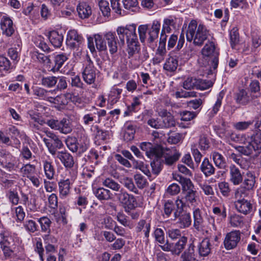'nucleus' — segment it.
Here are the masks:
<instances>
[{
  "label": "nucleus",
  "instance_id": "1",
  "mask_svg": "<svg viewBox=\"0 0 261 261\" xmlns=\"http://www.w3.org/2000/svg\"><path fill=\"white\" fill-rule=\"evenodd\" d=\"M209 31L202 24L197 26L196 20H192L190 22L186 33L187 40L197 46H201L204 42L208 38Z\"/></svg>",
  "mask_w": 261,
  "mask_h": 261
},
{
  "label": "nucleus",
  "instance_id": "2",
  "mask_svg": "<svg viewBox=\"0 0 261 261\" xmlns=\"http://www.w3.org/2000/svg\"><path fill=\"white\" fill-rule=\"evenodd\" d=\"M136 28L137 24L135 23L118 27L116 31L119 39V43L124 45L126 40L127 48L139 44Z\"/></svg>",
  "mask_w": 261,
  "mask_h": 261
},
{
  "label": "nucleus",
  "instance_id": "3",
  "mask_svg": "<svg viewBox=\"0 0 261 261\" xmlns=\"http://www.w3.org/2000/svg\"><path fill=\"white\" fill-rule=\"evenodd\" d=\"M245 140L244 145L237 147L238 151L245 155L258 156L261 153V132L256 133Z\"/></svg>",
  "mask_w": 261,
  "mask_h": 261
},
{
  "label": "nucleus",
  "instance_id": "4",
  "mask_svg": "<svg viewBox=\"0 0 261 261\" xmlns=\"http://www.w3.org/2000/svg\"><path fill=\"white\" fill-rule=\"evenodd\" d=\"M75 169L66 170L60 175L58 181L59 191L61 198L67 197L70 193L71 187L77 177Z\"/></svg>",
  "mask_w": 261,
  "mask_h": 261
},
{
  "label": "nucleus",
  "instance_id": "5",
  "mask_svg": "<svg viewBox=\"0 0 261 261\" xmlns=\"http://www.w3.org/2000/svg\"><path fill=\"white\" fill-rule=\"evenodd\" d=\"M183 194V196H178L175 200L177 208L180 211H182L185 207L190 206L196 207L199 202L197 191L190 190L184 192Z\"/></svg>",
  "mask_w": 261,
  "mask_h": 261
},
{
  "label": "nucleus",
  "instance_id": "6",
  "mask_svg": "<svg viewBox=\"0 0 261 261\" xmlns=\"http://www.w3.org/2000/svg\"><path fill=\"white\" fill-rule=\"evenodd\" d=\"M139 45H136L127 48L129 68L135 69L139 67L142 63L145 61L148 56L141 57Z\"/></svg>",
  "mask_w": 261,
  "mask_h": 261
},
{
  "label": "nucleus",
  "instance_id": "7",
  "mask_svg": "<svg viewBox=\"0 0 261 261\" xmlns=\"http://www.w3.org/2000/svg\"><path fill=\"white\" fill-rule=\"evenodd\" d=\"M88 47L91 53L95 51V46L97 49L100 52H106L107 51V45L104 35L97 34L93 36H88Z\"/></svg>",
  "mask_w": 261,
  "mask_h": 261
},
{
  "label": "nucleus",
  "instance_id": "8",
  "mask_svg": "<svg viewBox=\"0 0 261 261\" xmlns=\"http://www.w3.org/2000/svg\"><path fill=\"white\" fill-rule=\"evenodd\" d=\"M46 124L51 129L58 130L63 134H69L72 132L71 124L66 118H63L61 120L50 119L46 121Z\"/></svg>",
  "mask_w": 261,
  "mask_h": 261
},
{
  "label": "nucleus",
  "instance_id": "9",
  "mask_svg": "<svg viewBox=\"0 0 261 261\" xmlns=\"http://www.w3.org/2000/svg\"><path fill=\"white\" fill-rule=\"evenodd\" d=\"M187 241L188 239L185 236L181 237L174 244L169 243L167 240L166 244L162 245L161 248L164 251H170L173 255H179L185 248Z\"/></svg>",
  "mask_w": 261,
  "mask_h": 261
},
{
  "label": "nucleus",
  "instance_id": "10",
  "mask_svg": "<svg viewBox=\"0 0 261 261\" xmlns=\"http://www.w3.org/2000/svg\"><path fill=\"white\" fill-rule=\"evenodd\" d=\"M151 220H140L135 227V231L140 238H142L146 244L149 243L151 230Z\"/></svg>",
  "mask_w": 261,
  "mask_h": 261
},
{
  "label": "nucleus",
  "instance_id": "11",
  "mask_svg": "<svg viewBox=\"0 0 261 261\" xmlns=\"http://www.w3.org/2000/svg\"><path fill=\"white\" fill-rule=\"evenodd\" d=\"M0 244L14 246L20 242V239L16 233L3 227L0 228Z\"/></svg>",
  "mask_w": 261,
  "mask_h": 261
},
{
  "label": "nucleus",
  "instance_id": "12",
  "mask_svg": "<svg viewBox=\"0 0 261 261\" xmlns=\"http://www.w3.org/2000/svg\"><path fill=\"white\" fill-rule=\"evenodd\" d=\"M180 155V153L175 147L171 148L162 147L160 158L163 157L165 159V163L167 165H171L178 160Z\"/></svg>",
  "mask_w": 261,
  "mask_h": 261
},
{
  "label": "nucleus",
  "instance_id": "13",
  "mask_svg": "<svg viewBox=\"0 0 261 261\" xmlns=\"http://www.w3.org/2000/svg\"><path fill=\"white\" fill-rule=\"evenodd\" d=\"M141 149L145 151L146 155L150 159L160 158L162 147L159 145H153L149 142H142L140 144Z\"/></svg>",
  "mask_w": 261,
  "mask_h": 261
},
{
  "label": "nucleus",
  "instance_id": "14",
  "mask_svg": "<svg viewBox=\"0 0 261 261\" xmlns=\"http://www.w3.org/2000/svg\"><path fill=\"white\" fill-rule=\"evenodd\" d=\"M201 53L203 58L199 60V63L203 66H206L207 65V63H204L202 62L203 60L205 58L210 59L219 56V52L216 49L215 43L213 41H210L205 44L201 50Z\"/></svg>",
  "mask_w": 261,
  "mask_h": 261
},
{
  "label": "nucleus",
  "instance_id": "15",
  "mask_svg": "<svg viewBox=\"0 0 261 261\" xmlns=\"http://www.w3.org/2000/svg\"><path fill=\"white\" fill-rule=\"evenodd\" d=\"M82 36L75 30L68 31L66 38V44L70 48L74 49L79 47L83 42Z\"/></svg>",
  "mask_w": 261,
  "mask_h": 261
},
{
  "label": "nucleus",
  "instance_id": "16",
  "mask_svg": "<svg viewBox=\"0 0 261 261\" xmlns=\"http://www.w3.org/2000/svg\"><path fill=\"white\" fill-rule=\"evenodd\" d=\"M241 239V233L239 230L232 231L225 236L224 245L227 250L235 248Z\"/></svg>",
  "mask_w": 261,
  "mask_h": 261
},
{
  "label": "nucleus",
  "instance_id": "17",
  "mask_svg": "<svg viewBox=\"0 0 261 261\" xmlns=\"http://www.w3.org/2000/svg\"><path fill=\"white\" fill-rule=\"evenodd\" d=\"M87 64L83 71V78L84 81L88 84L91 85L94 83L96 77V69L93 63L89 60Z\"/></svg>",
  "mask_w": 261,
  "mask_h": 261
},
{
  "label": "nucleus",
  "instance_id": "18",
  "mask_svg": "<svg viewBox=\"0 0 261 261\" xmlns=\"http://www.w3.org/2000/svg\"><path fill=\"white\" fill-rule=\"evenodd\" d=\"M41 163L46 178L48 180L53 179L55 174V169L52 160L48 156L42 158Z\"/></svg>",
  "mask_w": 261,
  "mask_h": 261
},
{
  "label": "nucleus",
  "instance_id": "19",
  "mask_svg": "<svg viewBox=\"0 0 261 261\" xmlns=\"http://www.w3.org/2000/svg\"><path fill=\"white\" fill-rule=\"evenodd\" d=\"M234 206L238 212L244 215L253 213L254 211L252 203L247 199L237 200Z\"/></svg>",
  "mask_w": 261,
  "mask_h": 261
},
{
  "label": "nucleus",
  "instance_id": "20",
  "mask_svg": "<svg viewBox=\"0 0 261 261\" xmlns=\"http://www.w3.org/2000/svg\"><path fill=\"white\" fill-rule=\"evenodd\" d=\"M1 29L3 35L11 36L15 32L14 26L12 19L8 16H3L1 19Z\"/></svg>",
  "mask_w": 261,
  "mask_h": 261
},
{
  "label": "nucleus",
  "instance_id": "21",
  "mask_svg": "<svg viewBox=\"0 0 261 261\" xmlns=\"http://www.w3.org/2000/svg\"><path fill=\"white\" fill-rule=\"evenodd\" d=\"M104 38L108 44L110 54H114L117 51V37L115 32H108L104 33Z\"/></svg>",
  "mask_w": 261,
  "mask_h": 261
},
{
  "label": "nucleus",
  "instance_id": "22",
  "mask_svg": "<svg viewBox=\"0 0 261 261\" xmlns=\"http://www.w3.org/2000/svg\"><path fill=\"white\" fill-rule=\"evenodd\" d=\"M182 211H180L177 209L174 212V220H175L178 217V220L177 224L179 227L181 228H186L189 227L192 223V219L190 213H185L179 216L180 213Z\"/></svg>",
  "mask_w": 261,
  "mask_h": 261
},
{
  "label": "nucleus",
  "instance_id": "23",
  "mask_svg": "<svg viewBox=\"0 0 261 261\" xmlns=\"http://www.w3.org/2000/svg\"><path fill=\"white\" fill-rule=\"evenodd\" d=\"M56 157L59 159L64 165L66 170L74 169L73 168L74 164L72 156L66 151H58Z\"/></svg>",
  "mask_w": 261,
  "mask_h": 261
},
{
  "label": "nucleus",
  "instance_id": "24",
  "mask_svg": "<svg viewBox=\"0 0 261 261\" xmlns=\"http://www.w3.org/2000/svg\"><path fill=\"white\" fill-rule=\"evenodd\" d=\"M243 180V175L234 165L229 167V181L234 186L240 185Z\"/></svg>",
  "mask_w": 261,
  "mask_h": 261
},
{
  "label": "nucleus",
  "instance_id": "25",
  "mask_svg": "<svg viewBox=\"0 0 261 261\" xmlns=\"http://www.w3.org/2000/svg\"><path fill=\"white\" fill-rule=\"evenodd\" d=\"M212 248L210 239L207 238L203 239L197 246L199 255L201 257L207 256L211 252Z\"/></svg>",
  "mask_w": 261,
  "mask_h": 261
},
{
  "label": "nucleus",
  "instance_id": "26",
  "mask_svg": "<svg viewBox=\"0 0 261 261\" xmlns=\"http://www.w3.org/2000/svg\"><path fill=\"white\" fill-rule=\"evenodd\" d=\"M161 29V22L158 20H154L151 23V27H148V41L150 42H153L158 38Z\"/></svg>",
  "mask_w": 261,
  "mask_h": 261
},
{
  "label": "nucleus",
  "instance_id": "27",
  "mask_svg": "<svg viewBox=\"0 0 261 261\" xmlns=\"http://www.w3.org/2000/svg\"><path fill=\"white\" fill-rule=\"evenodd\" d=\"M180 261H199L193 243L190 244L188 247L181 254Z\"/></svg>",
  "mask_w": 261,
  "mask_h": 261
},
{
  "label": "nucleus",
  "instance_id": "28",
  "mask_svg": "<svg viewBox=\"0 0 261 261\" xmlns=\"http://www.w3.org/2000/svg\"><path fill=\"white\" fill-rule=\"evenodd\" d=\"M43 141L47 147L49 153L53 155H56L58 152L57 149H61L64 146L62 142L58 136L53 140L54 141L53 143H50L49 140L45 138L43 139Z\"/></svg>",
  "mask_w": 261,
  "mask_h": 261
},
{
  "label": "nucleus",
  "instance_id": "29",
  "mask_svg": "<svg viewBox=\"0 0 261 261\" xmlns=\"http://www.w3.org/2000/svg\"><path fill=\"white\" fill-rule=\"evenodd\" d=\"M33 94L40 99L49 100L50 98V95L55 93L56 90H47L43 88L38 86H33L32 87Z\"/></svg>",
  "mask_w": 261,
  "mask_h": 261
},
{
  "label": "nucleus",
  "instance_id": "30",
  "mask_svg": "<svg viewBox=\"0 0 261 261\" xmlns=\"http://www.w3.org/2000/svg\"><path fill=\"white\" fill-rule=\"evenodd\" d=\"M76 10L79 16L82 19L88 18L92 12L91 6L87 3L84 2L79 3Z\"/></svg>",
  "mask_w": 261,
  "mask_h": 261
},
{
  "label": "nucleus",
  "instance_id": "31",
  "mask_svg": "<svg viewBox=\"0 0 261 261\" xmlns=\"http://www.w3.org/2000/svg\"><path fill=\"white\" fill-rule=\"evenodd\" d=\"M173 177L174 179L181 184L183 193L188 190H194V185L189 178L184 177L176 173L173 174Z\"/></svg>",
  "mask_w": 261,
  "mask_h": 261
},
{
  "label": "nucleus",
  "instance_id": "32",
  "mask_svg": "<svg viewBox=\"0 0 261 261\" xmlns=\"http://www.w3.org/2000/svg\"><path fill=\"white\" fill-rule=\"evenodd\" d=\"M14 64L5 56H0V73L5 75L10 73L12 69Z\"/></svg>",
  "mask_w": 261,
  "mask_h": 261
},
{
  "label": "nucleus",
  "instance_id": "33",
  "mask_svg": "<svg viewBox=\"0 0 261 261\" xmlns=\"http://www.w3.org/2000/svg\"><path fill=\"white\" fill-rule=\"evenodd\" d=\"M50 43L56 48L60 47L63 41V35L56 31H50L48 35Z\"/></svg>",
  "mask_w": 261,
  "mask_h": 261
},
{
  "label": "nucleus",
  "instance_id": "34",
  "mask_svg": "<svg viewBox=\"0 0 261 261\" xmlns=\"http://www.w3.org/2000/svg\"><path fill=\"white\" fill-rule=\"evenodd\" d=\"M122 92V90L121 89L118 88L115 86L112 87L108 95V103H109L111 106H113L116 103L119 99Z\"/></svg>",
  "mask_w": 261,
  "mask_h": 261
},
{
  "label": "nucleus",
  "instance_id": "35",
  "mask_svg": "<svg viewBox=\"0 0 261 261\" xmlns=\"http://www.w3.org/2000/svg\"><path fill=\"white\" fill-rule=\"evenodd\" d=\"M29 115L30 125L35 130L39 129V125H43L44 123H46L38 114H36L33 112H30Z\"/></svg>",
  "mask_w": 261,
  "mask_h": 261
},
{
  "label": "nucleus",
  "instance_id": "36",
  "mask_svg": "<svg viewBox=\"0 0 261 261\" xmlns=\"http://www.w3.org/2000/svg\"><path fill=\"white\" fill-rule=\"evenodd\" d=\"M67 59L68 56L66 54L62 53L55 56V65L50 70L54 72L59 71Z\"/></svg>",
  "mask_w": 261,
  "mask_h": 261
},
{
  "label": "nucleus",
  "instance_id": "37",
  "mask_svg": "<svg viewBox=\"0 0 261 261\" xmlns=\"http://www.w3.org/2000/svg\"><path fill=\"white\" fill-rule=\"evenodd\" d=\"M193 215L194 218L193 226L196 230H199L201 228L203 222L200 210L199 208H196V207H194Z\"/></svg>",
  "mask_w": 261,
  "mask_h": 261
},
{
  "label": "nucleus",
  "instance_id": "38",
  "mask_svg": "<svg viewBox=\"0 0 261 261\" xmlns=\"http://www.w3.org/2000/svg\"><path fill=\"white\" fill-rule=\"evenodd\" d=\"M176 22V18L173 16H169L165 18L163 20V23L162 30L163 32L167 33H171V28H175Z\"/></svg>",
  "mask_w": 261,
  "mask_h": 261
},
{
  "label": "nucleus",
  "instance_id": "39",
  "mask_svg": "<svg viewBox=\"0 0 261 261\" xmlns=\"http://www.w3.org/2000/svg\"><path fill=\"white\" fill-rule=\"evenodd\" d=\"M93 193L100 200H108L112 197V193L110 191L103 188L94 189Z\"/></svg>",
  "mask_w": 261,
  "mask_h": 261
},
{
  "label": "nucleus",
  "instance_id": "40",
  "mask_svg": "<svg viewBox=\"0 0 261 261\" xmlns=\"http://www.w3.org/2000/svg\"><path fill=\"white\" fill-rule=\"evenodd\" d=\"M17 175H11L5 171H0V183L7 188L11 187L14 183L13 180L9 179V178H16Z\"/></svg>",
  "mask_w": 261,
  "mask_h": 261
},
{
  "label": "nucleus",
  "instance_id": "41",
  "mask_svg": "<svg viewBox=\"0 0 261 261\" xmlns=\"http://www.w3.org/2000/svg\"><path fill=\"white\" fill-rule=\"evenodd\" d=\"M200 169L206 176H209L215 172V168L207 158H204L201 164Z\"/></svg>",
  "mask_w": 261,
  "mask_h": 261
},
{
  "label": "nucleus",
  "instance_id": "42",
  "mask_svg": "<svg viewBox=\"0 0 261 261\" xmlns=\"http://www.w3.org/2000/svg\"><path fill=\"white\" fill-rule=\"evenodd\" d=\"M44 240L45 244H46V246L45 247L46 252L49 253L55 252V247L51 244L56 242V239L52 236L47 234L44 236Z\"/></svg>",
  "mask_w": 261,
  "mask_h": 261
},
{
  "label": "nucleus",
  "instance_id": "43",
  "mask_svg": "<svg viewBox=\"0 0 261 261\" xmlns=\"http://www.w3.org/2000/svg\"><path fill=\"white\" fill-rule=\"evenodd\" d=\"M212 211L213 213L217 217V223H219L226 218V208L224 206L213 207Z\"/></svg>",
  "mask_w": 261,
  "mask_h": 261
},
{
  "label": "nucleus",
  "instance_id": "44",
  "mask_svg": "<svg viewBox=\"0 0 261 261\" xmlns=\"http://www.w3.org/2000/svg\"><path fill=\"white\" fill-rule=\"evenodd\" d=\"M34 43L35 45L45 52H50V49L47 44L45 41V39L41 35H38L34 37L33 39Z\"/></svg>",
  "mask_w": 261,
  "mask_h": 261
},
{
  "label": "nucleus",
  "instance_id": "45",
  "mask_svg": "<svg viewBox=\"0 0 261 261\" xmlns=\"http://www.w3.org/2000/svg\"><path fill=\"white\" fill-rule=\"evenodd\" d=\"M178 66L177 60L173 57L168 58L164 65V69L169 72L174 71Z\"/></svg>",
  "mask_w": 261,
  "mask_h": 261
},
{
  "label": "nucleus",
  "instance_id": "46",
  "mask_svg": "<svg viewBox=\"0 0 261 261\" xmlns=\"http://www.w3.org/2000/svg\"><path fill=\"white\" fill-rule=\"evenodd\" d=\"M236 99L237 103L245 105L249 102L250 98L246 90L242 89L237 93Z\"/></svg>",
  "mask_w": 261,
  "mask_h": 261
},
{
  "label": "nucleus",
  "instance_id": "47",
  "mask_svg": "<svg viewBox=\"0 0 261 261\" xmlns=\"http://www.w3.org/2000/svg\"><path fill=\"white\" fill-rule=\"evenodd\" d=\"M123 3L124 8L130 12H136L139 10L138 0H123Z\"/></svg>",
  "mask_w": 261,
  "mask_h": 261
},
{
  "label": "nucleus",
  "instance_id": "48",
  "mask_svg": "<svg viewBox=\"0 0 261 261\" xmlns=\"http://www.w3.org/2000/svg\"><path fill=\"white\" fill-rule=\"evenodd\" d=\"M139 204L137 201V198L133 195L130 196V197L127 200L126 203L124 205L125 211L127 213H130L133 210H135L138 206Z\"/></svg>",
  "mask_w": 261,
  "mask_h": 261
},
{
  "label": "nucleus",
  "instance_id": "49",
  "mask_svg": "<svg viewBox=\"0 0 261 261\" xmlns=\"http://www.w3.org/2000/svg\"><path fill=\"white\" fill-rule=\"evenodd\" d=\"M213 161L215 165L220 168H223L225 166V160L223 156L220 153L214 151L212 153Z\"/></svg>",
  "mask_w": 261,
  "mask_h": 261
},
{
  "label": "nucleus",
  "instance_id": "50",
  "mask_svg": "<svg viewBox=\"0 0 261 261\" xmlns=\"http://www.w3.org/2000/svg\"><path fill=\"white\" fill-rule=\"evenodd\" d=\"M58 80V77L55 76H45L41 79V84L45 87L52 88L57 84Z\"/></svg>",
  "mask_w": 261,
  "mask_h": 261
},
{
  "label": "nucleus",
  "instance_id": "51",
  "mask_svg": "<svg viewBox=\"0 0 261 261\" xmlns=\"http://www.w3.org/2000/svg\"><path fill=\"white\" fill-rule=\"evenodd\" d=\"M65 143L68 149L73 152L78 151V142L75 137L68 136L65 140Z\"/></svg>",
  "mask_w": 261,
  "mask_h": 261
},
{
  "label": "nucleus",
  "instance_id": "52",
  "mask_svg": "<svg viewBox=\"0 0 261 261\" xmlns=\"http://www.w3.org/2000/svg\"><path fill=\"white\" fill-rule=\"evenodd\" d=\"M37 221L40 225L42 231L45 232L50 231L51 221L47 217H42L38 219Z\"/></svg>",
  "mask_w": 261,
  "mask_h": 261
},
{
  "label": "nucleus",
  "instance_id": "53",
  "mask_svg": "<svg viewBox=\"0 0 261 261\" xmlns=\"http://www.w3.org/2000/svg\"><path fill=\"white\" fill-rule=\"evenodd\" d=\"M35 166L30 164H27L23 165L20 169V171L22 174L23 176H26L27 177L35 174Z\"/></svg>",
  "mask_w": 261,
  "mask_h": 261
},
{
  "label": "nucleus",
  "instance_id": "54",
  "mask_svg": "<svg viewBox=\"0 0 261 261\" xmlns=\"http://www.w3.org/2000/svg\"><path fill=\"white\" fill-rule=\"evenodd\" d=\"M141 104V102L138 97H135L133 98L131 105L127 106V110L124 113V116L130 115L133 112H136L138 107Z\"/></svg>",
  "mask_w": 261,
  "mask_h": 261
},
{
  "label": "nucleus",
  "instance_id": "55",
  "mask_svg": "<svg viewBox=\"0 0 261 261\" xmlns=\"http://www.w3.org/2000/svg\"><path fill=\"white\" fill-rule=\"evenodd\" d=\"M102 184L105 187L111 189L114 191H119L121 189V186L114 179L110 178H106L102 181Z\"/></svg>",
  "mask_w": 261,
  "mask_h": 261
},
{
  "label": "nucleus",
  "instance_id": "56",
  "mask_svg": "<svg viewBox=\"0 0 261 261\" xmlns=\"http://www.w3.org/2000/svg\"><path fill=\"white\" fill-rule=\"evenodd\" d=\"M39 9L35 8L32 4L29 5L25 9L23 13L24 15L29 16L32 19H36L38 16Z\"/></svg>",
  "mask_w": 261,
  "mask_h": 261
},
{
  "label": "nucleus",
  "instance_id": "57",
  "mask_svg": "<svg viewBox=\"0 0 261 261\" xmlns=\"http://www.w3.org/2000/svg\"><path fill=\"white\" fill-rule=\"evenodd\" d=\"M229 223L234 227L241 228L244 225L243 218L238 215H234L230 217Z\"/></svg>",
  "mask_w": 261,
  "mask_h": 261
},
{
  "label": "nucleus",
  "instance_id": "58",
  "mask_svg": "<svg viewBox=\"0 0 261 261\" xmlns=\"http://www.w3.org/2000/svg\"><path fill=\"white\" fill-rule=\"evenodd\" d=\"M174 204L171 200L167 201L164 205L163 217L165 218H169L174 210Z\"/></svg>",
  "mask_w": 261,
  "mask_h": 261
},
{
  "label": "nucleus",
  "instance_id": "59",
  "mask_svg": "<svg viewBox=\"0 0 261 261\" xmlns=\"http://www.w3.org/2000/svg\"><path fill=\"white\" fill-rule=\"evenodd\" d=\"M78 152L80 153L86 151L89 147V139L87 137H81L78 142Z\"/></svg>",
  "mask_w": 261,
  "mask_h": 261
},
{
  "label": "nucleus",
  "instance_id": "60",
  "mask_svg": "<svg viewBox=\"0 0 261 261\" xmlns=\"http://www.w3.org/2000/svg\"><path fill=\"white\" fill-rule=\"evenodd\" d=\"M166 50L165 48H159L155 53V55L152 59L153 64H158L161 63L164 59Z\"/></svg>",
  "mask_w": 261,
  "mask_h": 261
},
{
  "label": "nucleus",
  "instance_id": "61",
  "mask_svg": "<svg viewBox=\"0 0 261 261\" xmlns=\"http://www.w3.org/2000/svg\"><path fill=\"white\" fill-rule=\"evenodd\" d=\"M223 97V94L222 92H220L217 96V100L215 101L214 106L212 107V110L210 113L214 116L220 110V108L222 105V100Z\"/></svg>",
  "mask_w": 261,
  "mask_h": 261
},
{
  "label": "nucleus",
  "instance_id": "62",
  "mask_svg": "<svg viewBox=\"0 0 261 261\" xmlns=\"http://www.w3.org/2000/svg\"><path fill=\"white\" fill-rule=\"evenodd\" d=\"M99 9L104 16L110 15L111 9L108 2L105 0H100L98 2Z\"/></svg>",
  "mask_w": 261,
  "mask_h": 261
},
{
  "label": "nucleus",
  "instance_id": "63",
  "mask_svg": "<svg viewBox=\"0 0 261 261\" xmlns=\"http://www.w3.org/2000/svg\"><path fill=\"white\" fill-rule=\"evenodd\" d=\"M230 42L232 48H234L239 42V34L238 30L234 28L230 32Z\"/></svg>",
  "mask_w": 261,
  "mask_h": 261
},
{
  "label": "nucleus",
  "instance_id": "64",
  "mask_svg": "<svg viewBox=\"0 0 261 261\" xmlns=\"http://www.w3.org/2000/svg\"><path fill=\"white\" fill-rule=\"evenodd\" d=\"M20 51L17 48L11 47L8 49V55L13 61L12 63L15 65L20 60Z\"/></svg>",
  "mask_w": 261,
  "mask_h": 261
}]
</instances>
